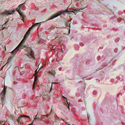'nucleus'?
Listing matches in <instances>:
<instances>
[{
    "label": "nucleus",
    "instance_id": "obj_38",
    "mask_svg": "<svg viewBox=\"0 0 125 125\" xmlns=\"http://www.w3.org/2000/svg\"><path fill=\"white\" fill-rule=\"evenodd\" d=\"M54 114H55V115H54V117L55 118H58V117L57 116V115L55 113H54Z\"/></svg>",
    "mask_w": 125,
    "mask_h": 125
},
{
    "label": "nucleus",
    "instance_id": "obj_52",
    "mask_svg": "<svg viewBox=\"0 0 125 125\" xmlns=\"http://www.w3.org/2000/svg\"><path fill=\"white\" fill-rule=\"evenodd\" d=\"M117 78L119 79V78H120V77L119 76H117Z\"/></svg>",
    "mask_w": 125,
    "mask_h": 125
},
{
    "label": "nucleus",
    "instance_id": "obj_25",
    "mask_svg": "<svg viewBox=\"0 0 125 125\" xmlns=\"http://www.w3.org/2000/svg\"><path fill=\"white\" fill-rule=\"evenodd\" d=\"M53 110L52 109V108L50 112H51V114H54V113H55L54 112H53Z\"/></svg>",
    "mask_w": 125,
    "mask_h": 125
},
{
    "label": "nucleus",
    "instance_id": "obj_47",
    "mask_svg": "<svg viewBox=\"0 0 125 125\" xmlns=\"http://www.w3.org/2000/svg\"><path fill=\"white\" fill-rule=\"evenodd\" d=\"M42 42H41V41H39L38 42V43H39L41 44V43H42Z\"/></svg>",
    "mask_w": 125,
    "mask_h": 125
},
{
    "label": "nucleus",
    "instance_id": "obj_56",
    "mask_svg": "<svg viewBox=\"0 0 125 125\" xmlns=\"http://www.w3.org/2000/svg\"><path fill=\"white\" fill-rule=\"evenodd\" d=\"M8 21H7L5 23L6 24H7V23L8 22Z\"/></svg>",
    "mask_w": 125,
    "mask_h": 125
},
{
    "label": "nucleus",
    "instance_id": "obj_53",
    "mask_svg": "<svg viewBox=\"0 0 125 125\" xmlns=\"http://www.w3.org/2000/svg\"><path fill=\"white\" fill-rule=\"evenodd\" d=\"M104 67V66L103 65V67H102L101 68H100V69H103Z\"/></svg>",
    "mask_w": 125,
    "mask_h": 125
},
{
    "label": "nucleus",
    "instance_id": "obj_4",
    "mask_svg": "<svg viewBox=\"0 0 125 125\" xmlns=\"http://www.w3.org/2000/svg\"><path fill=\"white\" fill-rule=\"evenodd\" d=\"M48 73L49 76L50 75L52 76H53V78H54L55 77V75L56 73L55 70L52 69L50 71H49L48 72Z\"/></svg>",
    "mask_w": 125,
    "mask_h": 125
},
{
    "label": "nucleus",
    "instance_id": "obj_11",
    "mask_svg": "<svg viewBox=\"0 0 125 125\" xmlns=\"http://www.w3.org/2000/svg\"><path fill=\"white\" fill-rule=\"evenodd\" d=\"M23 117V115H22L19 116L18 118L17 119V121L18 123L20 122V121H21L22 120V118Z\"/></svg>",
    "mask_w": 125,
    "mask_h": 125
},
{
    "label": "nucleus",
    "instance_id": "obj_22",
    "mask_svg": "<svg viewBox=\"0 0 125 125\" xmlns=\"http://www.w3.org/2000/svg\"><path fill=\"white\" fill-rule=\"evenodd\" d=\"M63 98L64 100V102H65V103H66V101L67 103L68 104V103L67 102V98L64 96H63Z\"/></svg>",
    "mask_w": 125,
    "mask_h": 125
},
{
    "label": "nucleus",
    "instance_id": "obj_60",
    "mask_svg": "<svg viewBox=\"0 0 125 125\" xmlns=\"http://www.w3.org/2000/svg\"><path fill=\"white\" fill-rule=\"evenodd\" d=\"M63 121L64 122H65L66 121H65V120H63Z\"/></svg>",
    "mask_w": 125,
    "mask_h": 125
},
{
    "label": "nucleus",
    "instance_id": "obj_14",
    "mask_svg": "<svg viewBox=\"0 0 125 125\" xmlns=\"http://www.w3.org/2000/svg\"><path fill=\"white\" fill-rule=\"evenodd\" d=\"M45 22V21H42V22H40L36 23H35L34 24L35 25V27L36 26H38L39 25V26H40V25H41V23H42V22Z\"/></svg>",
    "mask_w": 125,
    "mask_h": 125
},
{
    "label": "nucleus",
    "instance_id": "obj_8",
    "mask_svg": "<svg viewBox=\"0 0 125 125\" xmlns=\"http://www.w3.org/2000/svg\"><path fill=\"white\" fill-rule=\"evenodd\" d=\"M58 108L60 109L61 110H62L63 108V106L62 104H59L57 106Z\"/></svg>",
    "mask_w": 125,
    "mask_h": 125
},
{
    "label": "nucleus",
    "instance_id": "obj_50",
    "mask_svg": "<svg viewBox=\"0 0 125 125\" xmlns=\"http://www.w3.org/2000/svg\"><path fill=\"white\" fill-rule=\"evenodd\" d=\"M37 69H36L35 71V73H38V72H37Z\"/></svg>",
    "mask_w": 125,
    "mask_h": 125
},
{
    "label": "nucleus",
    "instance_id": "obj_6",
    "mask_svg": "<svg viewBox=\"0 0 125 125\" xmlns=\"http://www.w3.org/2000/svg\"><path fill=\"white\" fill-rule=\"evenodd\" d=\"M14 11H8L3 12H2V13H3V16H6L7 15H10Z\"/></svg>",
    "mask_w": 125,
    "mask_h": 125
},
{
    "label": "nucleus",
    "instance_id": "obj_55",
    "mask_svg": "<svg viewBox=\"0 0 125 125\" xmlns=\"http://www.w3.org/2000/svg\"><path fill=\"white\" fill-rule=\"evenodd\" d=\"M123 89L124 90H125V85L123 87Z\"/></svg>",
    "mask_w": 125,
    "mask_h": 125
},
{
    "label": "nucleus",
    "instance_id": "obj_54",
    "mask_svg": "<svg viewBox=\"0 0 125 125\" xmlns=\"http://www.w3.org/2000/svg\"><path fill=\"white\" fill-rule=\"evenodd\" d=\"M3 123H0V124L1 125H4V124H3Z\"/></svg>",
    "mask_w": 125,
    "mask_h": 125
},
{
    "label": "nucleus",
    "instance_id": "obj_43",
    "mask_svg": "<svg viewBox=\"0 0 125 125\" xmlns=\"http://www.w3.org/2000/svg\"><path fill=\"white\" fill-rule=\"evenodd\" d=\"M38 74V73H35L33 75V76H35V75H37Z\"/></svg>",
    "mask_w": 125,
    "mask_h": 125
},
{
    "label": "nucleus",
    "instance_id": "obj_12",
    "mask_svg": "<svg viewBox=\"0 0 125 125\" xmlns=\"http://www.w3.org/2000/svg\"><path fill=\"white\" fill-rule=\"evenodd\" d=\"M37 84L35 83H33L32 85V90L34 91L35 89H36V85H37Z\"/></svg>",
    "mask_w": 125,
    "mask_h": 125
},
{
    "label": "nucleus",
    "instance_id": "obj_17",
    "mask_svg": "<svg viewBox=\"0 0 125 125\" xmlns=\"http://www.w3.org/2000/svg\"><path fill=\"white\" fill-rule=\"evenodd\" d=\"M22 98V99H25V98L26 97V95L25 94V93H23V94L22 95H21Z\"/></svg>",
    "mask_w": 125,
    "mask_h": 125
},
{
    "label": "nucleus",
    "instance_id": "obj_36",
    "mask_svg": "<svg viewBox=\"0 0 125 125\" xmlns=\"http://www.w3.org/2000/svg\"><path fill=\"white\" fill-rule=\"evenodd\" d=\"M35 27V25L34 24H33L32 26H31V28H33V27Z\"/></svg>",
    "mask_w": 125,
    "mask_h": 125
},
{
    "label": "nucleus",
    "instance_id": "obj_39",
    "mask_svg": "<svg viewBox=\"0 0 125 125\" xmlns=\"http://www.w3.org/2000/svg\"><path fill=\"white\" fill-rule=\"evenodd\" d=\"M31 58H32L33 59H35V58L34 57V56H31Z\"/></svg>",
    "mask_w": 125,
    "mask_h": 125
},
{
    "label": "nucleus",
    "instance_id": "obj_9",
    "mask_svg": "<svg viewBox=\"0 0 125 125\" xmlns=\"http://www.w3.org/2000/svg\"><path fill=\"white\" fill-rule=\"evenodd\" d=\"M52 115L51 114V112H49L48 114L46 115H42V116H43V117H45L46 118L48 117L49 116L52 117Z\"/></svg>",
    "mask_w": 125,
    "mask_h": 125
},
{
    "label": "nucleus",
    "instance_id": "obj_59",
    "mask_svg": "<svg viewBox=\"0 0 125 125\" xmlns=\"http://www.w3.org/2000/svg\"><path fill=\"white\" fill-rule=\"evenodd\" d=\"M88 120H89V117L88 116Z\"/></svg>",
    "mask_w": 125,
    "mask_h": 125
},
{
    "label": "nucleus",
    "instance_id": "obj_1",
    "mask_svg": "<svg viewBox=\"0 0 125 125\" xmlns=\"http://www.w3.org/2000/svg\"><path fill=\"white\" fill-rule=\"evenodd\" d=\"M25 42L22 40L17 46L10 53L12 54L13 56H14L20 49H22L24 48V45L23 44Z\"/></svg>",
    "mask_w": 125,
    "mask_h": 125
},
{
    "label": "nucleus",
    "instance_id": "obj_49",
    "mask_svg": "<svg viewBox=\"0 0 125 125\" xmlns=\"http://www.w3.org/2000/svg\"><path fill=\"white\" fill-rule=\"evenodd\" d=\"M114 81V79H111V82H113Z\"/></svg>",
    "mask_w": 125,
    "mask_h": 125
},
{
    "label": "nucleus",
    "instance_id": "obj_44",
    "mask_svg": "<svg viewBox=\"0 0 125 125\" xmlns=\"http://www.w3.org/2000/svg\"><path fill=\"white\" fill-rule=\"evenodd\" d=\"M2 16H3V13H0V17Z\"/></svg>",
    "mask_w": 125,
    "mask_h": 125
},
{
    "label": "nucleus",
    "instance_id": "obj_58",
    "mask_svg": "<svg viewBox=\"0 0 125 125\" xmlns=\"http://www.w3.org/2000/svg\"><path fill=\"white\" fill-rule=\"evenodd\" d=\"M52 86H51V89H52Z\"/></svg>",
    "mask_w": 125,
    "mask_h": 125
},
{
    "label": "nucleus",
    "instance_id": "obj_23",
    "mask_svg": "<svg viewBox=\"0 0 125 125\" xmlns=\"http://www.w3.org/2000/svg\"><path fill=\"white\" fill-rule=\"evenodd\" d=\"M20 9H21L19 8L18 7L17 8V11L19 13L21 12V10H20Z\"/></svg>",
    "mask_w": 125,
    "mask_h": 125
},
{
    "label": "nucleus",
    "instance_id": "obj_45",
    "mask_svg": "<svg viewBox=\"0 0 125 125\" xmlns=\"http://www.w3.org/2000/svg\"><path fill=\"white\" fill-rule=\"evenodd\" d=\"M121 122L122 123V124H123V125H125V123L124 122H123V121H121Z\"/></svg>",
    "mask_w": 125,
    "mask_h": 125
},
{
    "label": "nucleus",
    "instance_id": "obj_48",
    "mask_svg": "<svg viewBox=\"0 0 125 125\" xmlns=\"http://www.w3.org/2000/svg\"><path fill=\"white\" fill-rule=\"evenodd\" d=\"M65 124H67V125H68V124H68V122H67V121H66L65 122Z\"/></svg>",
    "mask_w": 125,
    "mask_h": 125
},
{
    "label": "nucleus",
    "instance_id": "obj_46",
    "mask_svg": "<svg viewBox=\"0 0 125 125\" xmlns=\"http://www.w3.org/2000/svg\"><path fill=\"white\" fill-rule=\"evenodd\" d=\"M66 24L67 26H68L69 23L68 22H66Z\"/></svg>",
    "mask_w": 125,
    "mask_h": 125
},
{
    "label": "nucleus",
    "instance_id": "obj_28",
    "mask_svg": "<svg viewBox=\"0 0 125 125\" xmlns=\"http://www.w3.org/2000/svg\"><path fill=\"white\" fill-rule=\"evenodd\" d=\"M101 57L100 56H98L97 57V60L99 61L101 59Z\"/></svg>",
    "mask_w": 125,
    "mask_h": 125
},
{
    "label": "nucleus",
    "instance_id": "obj_61",
    "mask_svg": "<svg viewBox=\"0 0 125 125\" xmlns=\"http://www.w3.org/2000/svg\"><path fill=\"white\" fill-rule=\"evenodd\" d=\"M116 50H117V49H115V51Z\"/></svg>",
    "mask_w": 125,
    "mask_h": 125
},
{
    "label": "nucleus",
    "instance_id": "obj_16",
    "mask_svg": "<svg viewBox=\"0 0 125 125\" xmlns=\"http://www.w3.org/2000/svg\"><path fill=\"white\" fill-rule=\"evenodd\" d=\"M23 117H25V118H27L31 120V119L30 118V117L28 116H27V115H22Z\"/></svg>",
    "mask_w": 125,
    "mask_h": 125
},
{
    "label": "nucleus",
    "instance_id": "obj_13",
    "mask_svg": "<svg viewBox=\"0 0 125 125\" xmlns=\"http://www.w3.org/2000/svg\"><path fill=\"white\" fill-rule=\"evenodd\" d=\"M82 9V8H81L80 9H74L73 10L74 11L72 10V11H71V12H72L73 13H75V11L78 12L80 10V9L82 10V9Z\"/></svg>",
    "mask_w": 125,
    "mask_h": 125
},
{
    "label": "nucleus",
    "instance_id": "obj_34",
    "mask_svg": "<svg viewBox=\"0 0 125 125\" xmlns=\"http://www.w3.org/2000/svg\"><path fill=\"white\" fill-rule=\"evenodd\" d=\"M12 59V57L11 56H10L9 58H8V60H10V61H11V59Z\"/></svg>",
    "mask_w": 125,
    "mask_h": 125
},
{
    "label": "nucleus",
    "instance_id": "obj_2",
    "mask_svg": "<svg viewBox=\"0 0 125 125\" xmlns=\"http://www.w3.org/2000/svg\"><path fill=\"white\" fill-rule=\"evenodd\" d=\"M6 88L4 87L2 92L0 94V96H1V101L2 106L4 105L5 104L4 101L5 100V97L6 94Z\"/></svg>",
    "mask_w": 125,
    "mask_h": 125
},
{
    "label": "nucleus",
    "instance_id": "obj_10",
    "mask_svg": "<svg viewBox=\"0 0 125 125\" xmlns=\"http://www.w3.org/2000/svg\"><path fill=\"white\" fill-rule=\"evenodd\" d=\"M25 3V1L23 4H20L19 5V7H18V8L20 9H23V8L25 7L24 4Z\"/></svg>",
    "mask_w": 125,
    "mask_h": 125
},
{
    "label": "nucleus",
    "instance_id": "obj_19",
    "mask_svg": "<svg viewBox=\"0 0 125 125\" xmlns=\"http://www.w3.org/2000/svg\"><path fill=\"white\" fill-rule=\"evenodd\" d=\"M45 117H43V116H42V115L41 120L43 121H45L46 120Z\"/></svg>",
    "mask_w": 125,
    "mask_h": 125
},
{
    "label": "nucleus",
    "instance_id": "obj_7",
    "mask_svg": "<svg viewBox=\"0 0 125 125\" xmlns=\"http://www.w3.org/2000/svg\"><path fill=\"white\" fill-rule=\"evenodd\" d=\"M38 75L36 76H35L34 80L33 83L37 84V82L39 81V78Z\"/></svg>",
    "mask_w": 125,
    "mask_h": 125
},
{
    "label": "nucleus",
    "instance_id": "obj_21",
    "mask_svg": "<svg viewBox=\"0 0 125 125\" xmlns=\"http://www.w3.org/2000/svg\"><path fill=\"white\" fill-rule=\"evenodd\" d=\"M92 61V60L91 59H89L87 60L86 62V64L87 65H88L89 64V63L91 62Z\"/></svg>",
    "mask_w": 125,
    "mask_h": 125
},
{
    "label": "nucleus",
    "instance_id": "obj_37",
    "mask_svg": "<svg viewBox=\"0 0 125 125\" xmlns=\"http://www.w3.org/2000/svg\"><path fill=\"white\" fill-rule=\"evenodd\" d=\"M27 56L29 58H31V56L30 55V54H26Z\"/></svg>",
    "mask_w": 125,
    "mask_h": 125
},
{
    "label": "nucleus",
    "instance_id": "obj_29",
    "mask_svg": "<svg viewBox=\"0 0 125 125\" xmlns=\"http://www.w3.org/2000/svg\"><path fill=\"white\" fill-rule=\"evenodd\" d=\"M97 94V92L95 91H94L93 92V94L94 95H96Z\"/></svg>",
    "mask_w": 125,
    "mask_h": 125
},
{
    "label": "nucleus",
    "instance_id": "obj_5",
    "mask_svg": "<svg viewBox=\"0 0 125 125\" xmlns=\"http://www.w3.org/2000/svg\"><path fill=\"white\" fill-rule=\"evenodd\" d=\"M58 12L60 15H61L62 14L65 16V14L66 13L71 12V11L67 9L64 10H62L60 11H58Z\"/></svg>",
    "mask_w": 125,
    "mask_h": 125
},
{
    "label": "nucleus",
    "instance_id": "obj_33",
    "mask_svg": "<svg viewBox=\"0 0 125 125\" xmlns=\"http://www.w3.org/2000/svg\"><path fill=\"white\" fill-rule=\"evenodd\" d=\"M27 38H23V39H22V40L23 41H24V42H25Z\"/></svg>",
    "mask_w": 125,
    "mask_h": 125
},
{
    "label": "nucleus",
    "instance_id": "obj_15",
    "mask_svg": "<svg viewBox=\"0 0 125 125\" xmlns=\"http://www.w3.org/2000/svg\"><path fill=\"white\" fill-rule=\"evenodd\" d=\"M2 27H3L2 28L3 30L5 28H6L7 27L8 28V26H7V24L5 23L2 25Z\"/></svg>",
    "mask_w": 125,
    "mask_h": 125
},
{
    "label": "nucleus",
    "instance_id": "obj_41",
    "mask_svg": "<svg viewBox=\"0 0 125 125\" xmlns=\"http://www.w3.org/2000/svg\"><path fill=\"white\" fill-rule=\"evenodd\" d=\"M120 94H121V95H122V94H121V93L118 94H117V97H118L119 95H120Z\"/></svg>",
    "mask_w": 125,
    "mask_h": 125
},
{
    "label": "nucleus",
    "instance_id": "obj_3",
    "mask_svg": "<svg viewBox=\"0 0 125 125\" xmlns=\"http://www.w3.org/2000/svg\"><path fill=\"white\" fill-rule=\"evenodd\" d=\"M59 16L60 15H59V13L58 11L57 12V13L49 17V19L47 20L46 21H45V22L46 21H48L51 20L53 19L54 18L56 17H57Z\"/></svg>",
    "mask_w": 125,
    "mask_h": 125
},
{
    "label": "nucleus",
    "instance_id": "obj_24",
    "mask_svg": "<svg viewBox=\"0 0 125 125\" xmlns=\"http://www.w3.org/2000/svg\"><path fill=\"white\" fill-rule=\"evenodd\" d=\"M120 40V38L119 37H118L117 38H116L115 40V42H117L118 41H119Z\"/></svg>",
    "mask_w": 125,
    "mask_h": 125
},
{
    "label": "nucleus",
    "instance_id": "obj_31",
    "mask_svg": "<svg viewBox=\"0 0 125 125\" xmlns=\"http://www.w3.org/2000/svg\"><path fill=\"white\" fill-rule=\"evenodd\" d=\"M65 104L67 105V108H68V109H69V110H70V107H69V104H68V105H67L66 103H65Z\"/></svg>",
    "mask_w": 125,
    "mask_h": 125
},
{
    "label": "nucleus",
    "instance_id": "obj_35",
    "mask_svg": "<svg viewBox=\"0 0 125 125\" xmlns=\"http://www.w3.org/2000/svg\"><path fill=\"white\" fill-rule=\"evenodd\" d=\"M24 51L26 52H28V53H29V51L28 50H26V49H24Z\"/></svg>",
    "mask_w": 125,
    "mask_h": 125
},
{
    "label": "nucleus",
    "instance_id": "obj_62",
    "mask_svg": "<svg viewBox=\"0 0 125 125\" xmlns=\"http://www.w3.org/2000/svg\"><path fill=\"white\" fill-rule=\"evenodd\" d=\"M31 50V49H30V50Z\"/></svg>",
    "mask_w": 125,
    "mask_h": 125
},
{
    "label": "nucleus",
    "instance_id": "obj_26",
    "mask_svg": "<svg viewBox=\"0 0 125 125\" xmlns=\"http://www.w3.org/2000/svg\"><path fill=\"white\" fill-rule=\"evenodd\" d=\"M29 54H30V55H31V56L34 55V53L32 51Z\"/></svg>",
    "mask_w": 125,
    "mask_h": 125
},
{
    "label": "nucleus",
    "instance_id": "obj_18",
    "mask_svg": "<svg viewBox=\"0 0 125 125\" xmlns=\"http://www.w3.org/2000/svg\"><path fill=\"white\" fill-rule=\"evenodd\" d=\"M9 117L12 120H14L15 119L14 117L11 115H9Z\"/></svg>",
    "mask_w": 125,
    "mask_h": 125
},
{
    "label": "nucleus",
    "instance_id": "obj_51",
    "mask_svg": "<svg viewBox=\"0 0 125 125\" xmlns=\"http://www.w3.org/2000/svg\"><path fill=\"white\" fill-rule=\"evenodd\" d=\"M10 60H8V59L7 62V63H8L9 62Z\"/></svg>",
    "mask_w": 125,
    "mask_h": 125
},
{
    "label": "nucleus",
    "instance_id": "obj_42",
    "mask_svg": "<svg viewBox=\"0 0 125 125\" xmlns=\"http://www.w3.org/2000/svg\"><path fill=\"white\" fill-rule=\"evenodd\" d=\"M32 28H31V27H30L29 29L28 30H29V31H31V29H32Z\"/></svg>",
    "mask_w": 125,
    "mask_h": 125
},
{
    "label": "nucleus",
    "instance_id": "obj_20",
    "mask_svg": "<svg viewBox=\"0 0 125 125\" xmlns=\"http://www.w3.org/2000/svg\"><path fill=\"white\" fill-rule=\"evenodd\" d=\"M37 114L35 116V118H34V119L33 121V122L35 121L37 119H40V118H39V117H38L37 118Z\"/></svg>",
    "mask_w": 125,
    "mask_h": 125
},
{
    "label": "nucleus",
    "instance_id": "obj_63",
    "mask_svg": "<svg viewBox=\"0 0 125 125\" xmlns=\"http://www.w3.org/2000/svg\"><path fill=\"white\" fill-rule=\"evenodd\" d=\"M1 103H0V105H1Z\"/></svg>",
    "mask_w": 125,
    "mask_h": 125
},
{
    "label": "nucleus",
    "instance_id": "obj_32",
    "mask_svg": "<svg viewBox=\"0 0 125 125\" xmlns=\"http://www.w3.org/2000/svg\"><path fill=\"white\" fill-rule=\"evenodd\" d=\"M30 31L29 30H28L26 32V33L28 34V35H29V34L30 33Z\"/></svg>",
    "mask_w": 125,
    "mask_h": 125
},
{
    "label": "nucleus",
    "instance_id": "obj_30",
    "mask_svg": "<svg viewBox=\"0 0 125 125\" xmlns=\"http://www.w3.org/2000/svg\"><path fill=\"white\" fill-rule=\"evenodd\" d=\"M80 45L81 46H83L84 45V44L82 42H80Z\"/></svg>",
    "mask_w": 125,
    "mask_h": 125
},
{
    "label": "nucleus",
    "instance_id": "obj_57",
    "mask_svg": "<svg viewBox=\"0 0 125 125\" xmlns=\"http://www.w3.org/2000/svg\"><path fill=\"white\" fill-rule=\"evenodd\" d=\"M24 47H25L26 49H27L28 47H26V46H24Z\"/></svg>",
    "mask_w": 125,
    "mask_h": 125
},
{
    "label": "nucleus",
    "instance_id": "obj_40",
    "mask_svg": "<svg viewBox=\"0 0 125 125\" xmlns=\"http://www.w3.org/2000/svg\"><path fill=\"white\" fill-rule=\"evenodd\" d=\"M43 86V85H38V86L40 88L42 87Z\"/></svg>",
    "mask_w": 125,
    "mask_h": 125
},
{
    "label": "nucleus",
    "instance_id": "obj_27",
    "mask_svg": "<svg viewBox=\"0 0 125 125\" xmlns=\"http://www.w3.org/2000/svg\"><path fill=\"white\" fill-rule=\"evenodd\" d=\"M28 36L29 35H28V34H27L26 33L25 34L24 36V38H27Z\"/></svg>",
    "mask_w": 125,
    "mask_h": 125
},
{
    "label": "nucleus",
    "instance_id": "obj_64",
    "mask_svg": "<svg viewBox=\"0 0 125 125\" xmlns=\"http://www.w3.org/2000/svg\"><path fill=\"white\" fill-rule=\"evenodd\" d=\"M55 83H56L55 82Z\"/></svg>",
    "mask_w": 125,
    "mask_h": 125
}]
</instances>
